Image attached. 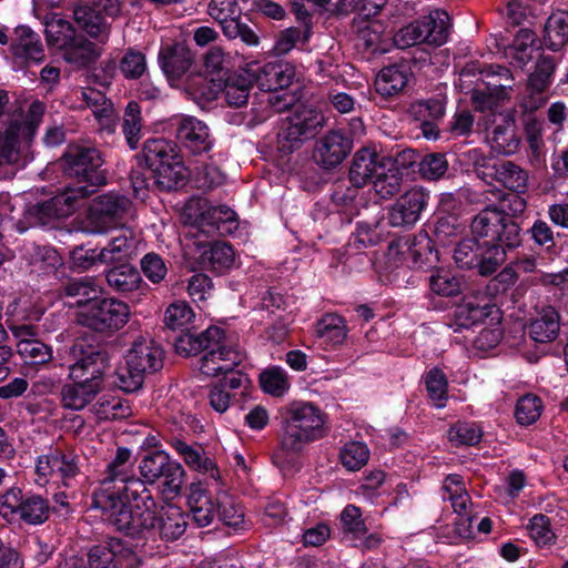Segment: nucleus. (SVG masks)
<instances>
[{"instance_id": "9b49d317", "label": "nucleus", "mask_w": 568, "mask_h": 568, "mask_svg": "<svg viewBox=\"0 0 568 568\" xmlns=\"http://www.w3.org/2000/svg\"><path fill=\"white\" fill-rule=\"evenodd\" d=\"M44 111V103L36 100L30 104L23 121L13 120L4 132H0V166L18 162L20 138L28 143L32 141Z\"/></svg>"}, {"instance_id": "0eeeda50", "label": "nucleus", "mask_w": 568, "mask_h": 568, "mask_svg": "<svg viewBox=\"0 0 568 568\" xmlns=\"http://www.w3.org/2000/svg\"><path fill=\"white\" fill-rule=\"evenodd\" d=\"M450 18L446 11L435 10L399 29L394 43L399 49L426 43L440 47L448 40Z\"/></svg>"}, {"instance_id": "4be33fe9", "label": "nucleus", "mask_w": 568, "mask_h": 568, "mask_svg": "<svg viewBox=\"0 0 568 568\" xmlns=\"http://www.w3.org/2000/svg\"><path fill=\"white\" fill-rule=\"evenodd\" d=\"M224 345H226L225 332L215 325H211L201 332L186 328L185 333H181L174 339L176 352L184 356L209 353Z\"/></svg>"}, {"instance_id": "473e14b6", "label": "nucleus", "mask_w": 568, "mask_h": 568, "mask_svg": "<svg viewBox=\"0 0 568 568\" xmlns=\"http://www.w3.org/2000/svg\"><path fill=\"white\" fill-rule=\"evenodd\" d=\"M179 156L175 145L165 139H149L144 142L141 154H136L138 164L144 163L151 172L162 164Z\"/></svg>"}, {"instance_id": "f704fd0d", "label": "nucleus", "mask_w": 568, "mask_h": 568, "mask_svg": "<svg viewBox=\"0 0 568 568\" xmlns=\"http://www.w3.org/2000/svg\"><path fill=\"white\" fill-rule=\"evenodd\" d=\"M187 504L193 520L199 527H206L213 521L216 508L211 496L202 487L201 483L191 484Z\"/></svg>"}, {"instance_id": "f3484780", "label": "nucleus", "mask_w": 568, "mask_h": 568, "mask_svg": "<svg viewBox=\"0 0 568 568\" xmlns=\"http://www.w3.org/2000/svg\"><path fill=\"white\" fill-rule=\"evenodd\" d=\"M200 213L195 219L197 232L207 236L232 234L239 227L236 213L226 205L199 202Z\"/></svg>"}, {"instance_id": "f8f14e48", "label": "nucleus", "mask_w": 568, "mask_h": 568, "mask_svg": "<svg viewBox=\"0 0 568 568\" xmlns=\"http://www.w3.org/2000/svg\"><path fill=\"white\" fill-rule=\"evenodd\" d=\"M131 209L132 201L128 196L108 192L92 199L88 221L93 232L103 233L122 224Z\"/></svg>"}, {"instance_id": "ddd939ff", "label": "nucleus", "mask_w": 568, "mask_h": 568, "mask_svg": "<svg viewBox=\"0 0 568 568\" xmlns=\"http://www.w3.org/2000/svg\"><path fill=\"white\" fill-rule=\"evenodd\" d=\"M484 89H476L473 101L480 110H493L498 103L509 100L514 88L510 70L499 64H487L480 70Z\"/></svg>"}, {"instance_id": "c9c22d12", "label": "nucleus", "mask_w": 568, "mask_h": 568, "mask_svg": "<svg viewBox=\"0 0 568 568\" xmlns=\"http://www.w3.org/2000/svg\"><path fill=\"white\" fill-rule=\"evenodd\" d=\"M408 68L406 64H393L383 68L375 80V90L385 98L398 94L408 82Z\"/></svg>"}, {"instance_id": "f03ea898", "label": "nucleus", "mask_w": 568, "mask_h": 568, "mask_svg": "<svg viewBox=\"0 0 568 568\" xmlns=\"http://www.w3.org/2000/svg\"><path fill=\"white\" fill-rule=\"evenodd\" d=\"M294 77V69L283 63H267L251 69V88L256 84L261 91L254 94L251 125L262 123L275 113L285 112L297 101V95L287 90Z\"/></svg>"}, {"instance_id": "a18cd8bd", "label": "nucleus", "mask_w": 568, "mask_h": 568, "mask_svg": "<svg viewBox=\"0 0 568 568\" xmlns=\"http://www.w3.org/2000/svg\"><path fill=\"white\" fill-rule=\"evenodd\" d=\"M138 241L131 230H123L100 251L102 264L123 262L135 254Z\"/></svg>"}, {"instance_id": "7ed1b4c3", "label": "nucleus", "mask_w": 568, "mask_h": 568, "mask_svg": "<svg viewBox=\"0 0 568 568\" xmlns=\"http://www.w3.org/2000/svg\"><path fill=\"white\" fill-rule=\"evenodd\" d=\"M325 415L310 402L296 400L281 410V452L291 462L325 435Z\"/></svg>"}, {"instance_id": "a211bd4d", "label": "nucleus", "mask_w": 568, "mask_h": 568, "mask_svg": "<svg viewBox=\"0 0 568 568\" xmlns=\"http://www.w3.org/2000/svg\"><path fill=\"white\" fill-rule=\"evenodd\" d=\"M207 12L221 23L229 39L240 38L248 43V13H242L236 0H211Z\"/></svg>"}, {"instance_id": "79ce46f5", "label": "nucleus", "mask_w": 568, "mask_h": 568, "mask_svg": "<svg viewBox=\"0 0 568 568\" xmlns=\"http://www.w3.org/2000/svg\"><path fill=\"white\" fill-rule=\"evenodd\" d=\"M374 176L371 184L374 192L383 200H387L399 192L404 178L398 169L393 168V164L385 161L383 156Z\"/></svg>"}, {"instance_id": "2f4dec72", "label": "nucleus", "mask_w": 568, "mask_h": 568, "mask_svg": "<svg viewBox=\"0 0 568 568\" xmlns=\"http://www.w3.org/2000/svg\"><path fill=\"white\" fill-rule=\"evenodd\" d=\"M146 484L149 483L144 478L131 475L123 484L116 487L114 497L155 513L156 503L151 491L146 488Z\"/></svg>"}, {"instance_id": "338daca9", "label": "nucleus", "mask_w": 568, "mask_h": 568, "mask_svg": "<svg viewBox=\"0 0 568 568\" xmlns=\"http://www.w3.org/2000/svg\"><path fill=\"white\" fill-rule=\"evenodd\" d=\"M448 170V162L443 153H429L418 162V171L424 179L436 181Z\"/></svg>"}, {"instance_id": "2eb2a0df", "label": "nucleus", "mask_w": 568, "mask_h": 568, "mask_svg": "<svg viewBox=\"0 0 568 568\" xmlns=\"http://www.w3.org/2000/svg\"><path fill=\"white\" fill-rule=\"evenodd\" d=\"M475 172L485 182H497L514 193H525L528 189V172L508 160L484 159L476 163Z\"/></svg>"}, {"instance_id": "c85d7f7f", "label": "nucleus", "mask_w": 568, "mask_h": 568, "mask_svg": "<svg viewBox=\"0 0 568 568\" xmlns=\"http://www.w3.org/2000/svg\"><path fill=\"white\" fill-rule=\"evenodd\" d=\"M223 84L222 78H212L197 72L187 75L184 90L194 102L203 108L205 104L216 100L223 90Z\"/></svg>"}, {"instance_id": "c756f323", "label": "nucleus", "mask_w": 568, "mask_h": 568, "mask_svg": "<svg viewBox=\"0 0 568 568\" xmlns=\"http://www.w3.org/2000/svg\"><path fill=\"white\" fill-rule=\"evenodd\" d=\"M73 18L79 28L85 31L99 43H106L110 36V26L101 10L88 4L78 6L73 11Z\"/></svg>"}, {"instance_id": "c03bdc74", "label": "nucleus", "mask_w": 568, "mask_h": 568, "mask_svg": "<svg viewBox=\"0 0 568 568\" xmlns=\"http://www.w3.org/2000/svg\"><path fill=\"white\" fill-rule=\"evenodd\" d=\"M487 140L495 152L504 155L516 153L520 144L515 122L506 118L493 129Z\"/></svg>"}, {"instance_id": "de8ad7c7", "label": "nucleus", "mask_w": 568, "mask_h": 568, "mask_svg": "<svg viewBox=\"0 0 568 568\" xmlns=\"http://www.w3.org/2000/svg\"><path fill=\"white\" fill-rule=\"evenodd\" d=\"M544 44L549 50L560 51L568 43V11L554 12L544 26Z\"/></svg>"}, {"instance_id": "5fc2aeb1", "label": "nucleus", "mask_w": 568, "mask_h": 568, "mask_svg": "<svg viewBox=\"0 0 568 568\" xmlns=\"http://www.w3.org/2000/svg\"><path fill=\"white\" fill-rule=\"evenodd\" d=\"M258 383L264 393L274 397H282L290 389L287 373L277 366L263 371Z\"/></svg>"}, {"instance_id": "09e8293b", "label": "nucleus", "mask_w": 568, "mask_h": 568, "mask_svg": "<svg viewBox=\"0 0 568 568\" xmlns=\"http://www.w3.org/2000/svg\"><path fill=\"white\" fill-rule=\"evenodd\" d=\"M488 315V304L479 305L471 301L465 302L457 306L448 326L454 332H459L463 328H470L481 323Z\"/></svg>"}, {"instance_id": "72a5a7b5", "label": "nucleus", "mask_w": 568, "mask_h": 568, "mask_svg": "<svg viewBox=\"0 0 568 568\" xmlns=\"http://www.w3.org/2000/svg\"><path fill=\"white\" fill-rule=\"evenodd\" d=\"M156 525L154 529L164 540H176L180 538L187 526L184 514L174 505L162 506L160 511L155 509Z\"/></svg>"}, {"instance_id": "39448f33", "label": "nucleus", "mask_w": 568, "mask_h": 568, "mask_svg": "<svg viewBox=\"0 0 568 568\" xmlns=\"http://www.w3.org/2000/svg\"><path fill=\"white\" fill-rule=\"evenodd\" d=\"M92 506L101 509L109 523L128 536H138L144 530L154 529L156 525L154 511L121 500L108 489L93 491Z\"/></svg>"}, {"instance_id": "bf43d9fd", "label": "nucleus", "mask_w": 568, "mask_h": 568, "mask_svg": "<svg viewBox=\"0 0 568 568\" xmlns=\"http://www.w3.org/2000/svg\"><path fill=\"white\" fill-rule=\"evenodd\" d=\"M194 317V312L186 302H174L168 306L164 313L165 327L171 331L180 329L181 333H185L184 327Z\"/></svg>"}, {"instance_id": "a19ab883", "label": "nucleus", "mask_w": 568, "mask_h": 568, "mask_svg": "<svg viewBox=\"0 0 568 568\" xmlns=\"http://www.w3.org/2000/svg\"><path fill=\"white\" fill-rule=\"evenodd\" d=\"M16 32L18 39L11 44L12 54L26 61H42L44 51L39 36L28 27H20Z\"/></svg>"}, {"instance_id": "69168bd1", "label": "nucleus", "mask_w": 568, "mask_h": 568, "mask_svg": "<svg viewBox=\"0 0 568 568\" xmlns=\"http://www.w3.org/2000/svg\"><path fill=\"white\" fill-rule=\"evenodd\" d=\"M541 399L535 395L523 396L516 405L515 416L520 425L534 424L541 414Z\"/></svg>"}, {"instance_id": "4d7b16f0", "label": "nucleus", "mask_w": 568, "mask_h": 568, "mask_svg": "<svg viewBox=\"0 0 568 568\" xmlns=\"http://www.w3.org/2000/svg\"><path fill=\"white\" fill-rule=\"evenodd\" d=\"M156 481L159 479H163V485L172 494H180L181 488L184 481L185 471L182 465L178 462L171 459L168 454L166 458L163 462V465L160 467V470L156 474Z\"/></svg>"}, {"instance_id": "4c0bfd02", "label": "nucleus", "mask_w": 568, "mask_h": 568, "mask_svg": "<svg viewBox=\"0 0 568 568\" xmlns=\"http://www.w3.org/2000/svg\"><path fill=\"white\" fill-rule=\"evenodd\" d=\"M152 183L159 191L176 190L185 184V168L180 156L151 171Z\"/></svg>"}, {"instance_id": "aec40b11", "label": "nucleus", "mask_w": 568, "mask_h": 568, "mask_svg": "<svg viewBox=\"0 0 568 568\" xmlns=\"http://www.w3.org/2000/svg\"><path fill=\"white\" fill-rule=\"evenodd\" d=\"M353 139L342 130H331L316 141L314 159L324 169L338 166L352 152Z\"/></svg>"}, {"instance_id": "e433bc0d", "label": "nucleus", "mask_w": 568, "mask_h": 568, "mask_svg": "<svg viewBox=\"0 0 568 568\" xmlns=\"http://www.w3.org/2000/svg\"><path fill=\"white\" fill-rule=\"evenodd\" d=\"M60 297H70L75 300L78 307L87 308L88 304L94 301L101 291L91 277L69 278L61 283L58 288Z\"/></svg>"}, {"instance_id": "a878e982", "label": "nucleus", "mask_w": 568, "mask_h": 568, "mask_svg": "<svg viewBox=\"0 0 568 568\" xmlns=\"http://www.w3.org/2000/svg\"><path fill=\"white\" fill-rule=\"evenodd\" d=\"M126 365L145 375L163 367V351L152 342H135L126 355Z\"/></svg>"}, {"instance_id": "052dcab7", "label": "nucleus", "mask_w": 568, "mask_h": 568, "mask_svg": "<svg viewBox=\"0 0 568 568\" xmlns=\"http://www.w3.org/2000/svg\"><path fill=\"white\" fill-rule=\"evenodd\" d=\"M145 54L135 49H128L119 62V70L126 80H138L146 72Z\"/></svg>"}, {"instance_id": "20e7f679", "label": "nucleus", "mask_w": 568, "mask_h": 568, "mask_svg": "<svg viewBox=\"0 0 568 568\" xmlns=\"http://www.w3.org/2000/svg\"><path fill=\"white\" fill-rule=\"evenodd\" d=\"M63 176L73 180L67 185L84 200L108 182V170L103 153L95 146L70 144L59 160Z\"/></svg>"}, {"instance_id": "3c124183", "label": "nucleus", "mask_w": 568, "mask_h": 568, "mask_svg": "<svg viewBox=\"0 0 568 568\" xmlns=\"http://www.w3.org/2000/svg\"><path fill=\"white\" fill-rule=\"evenodd\" d=\"M316 333L325 343L341 345L347 336L346 322L337 314H325L316 324Z\"/></svg>"}, {"instance_id": "1a4fd4ad", "label": "nucleus", "mask_w": 568, "mask_h": 568, "mask_svg": "<svg viewBox=\"0 0 568 568\" xmlns=\"http://www.w3.org/2000/svg\"><path fill=\"white\" fill-rule=\"evenodd\" d=\"M71 352L78 358L69 366L70 379L88 382L103 390L105 376L111 368L109 351L102 346L75 343Z\"/></svg>"}, {"instance_id": "37998d69", "label": "nucleus", "mask_w": 568, "mask_h": 568, "mask_svg": "<svg viewBox=\"0 0 568 568\" xmlns=\"http://www.w3.org/2000/svg\"><path fill=\"white\" fill-rule=\"evenodd\" d=\"M63 51L64 60L78 69L94 64L101 55V49L81 34Z\"/></svg>"}, {"instance_id": "864d4df0", "label": "nucleus", "mask_w": 568, "mask_h": 568, "mask_svg": "<svg viewBox=\"0 0 568 568\" xmlns=\"http://www.w3.org/2000/svg\"><path fill=\"white\" fill-rule=\"evenodd\" d=\"M142 116L141 106L136 101H130L123 114L122 131L130 149L135 150L141 139Z\"/></svg>"}, {"instance_id": "4468645a", "label": "nucleus", "mask_w": 568, "mask_h": 568, "mask_svg": "<svg viewBox=\"0 0 568 568\" xmlns=\"http://www.w3.org/2000/svg\"><path fill=\"white\" fill-rule=\"evenodd\" d=\"M85 562L87 568H136L141 559L130 542L109 537L90 548Z\"/></svg>"}, {"instance_id": "6e6d98bb", "label": "nucleus", "mask_w": 568, "mask_h": 568, "mask_svg": "<svg viewBox=\"0 0 568 568\" xmlns=\"http://www.w3.org/2000/svg\"><path fill=\"white\" fill-rule=\"evenodd\" d=\"M225 100L230 106L242 108L248 101V79L244 75L227 77L223 81Z\"/></svg>"}, {"instance_id": "393cba45", "label": "nucleus", "mask_w": 568, "mask_h": 568, "mask_svg": "<svg viewBox=\"0 0 568 568\" xmlns=\"http://www.w3.org/2000/svg\"><path fill=\"white\" fill-rule=\"evenodd\" d=\"M170 445L190 468L203 474H209L210 477L215 480L220 478V470L215 462L206 455L202 445L197 443L187 444L178 437H172Z\"/></svg>"}, {"instance_id": "0e129e2a", "label": "nucleus", "mask_w": 568, "mask_h": 568, "mask_svg": "<svg viewBox=\"0 0 568 568\" xmlns=\"http://www.w3.org/2000/svg\"><path fill=\"white\" fill-rule=\"evenodd\" d=\"M341 523L344 534L357 539L364 537L368 529L362 518V511L354 505H347L341 514Z\"/></svg>"}, {"instance_id": "6ab92c4d", "label": "nucleus", "mask_w": 568, "mask_h": 568, "mask_svg": "<svg viewBox=\"0 0 568 568\" xmlns=\"http://www.w3.org/2000/svg\"><path fill=\"white\" fill-rule=\"evenodd\" d=\"M80 201L82 200L65 186L51 199L31 205L28 215L34 224L48 225L54 220L70 216L78 209Z\"/></svg>"}, {"instance_id": "58836bf2", "label": "nucleus", "mask_w": 568, "mask_h": 568, "mask_svg": "<svg viewBox=\"0 0 568 568\" xmlns=\"http://www.w3.org/2000/svg\"><path fill=\"white\" fill-rule=\"evenodd\" d=\"M527 333L536 343H550L559 333V314L548 306L527 326Z\"/></svg>"}, {"instance_id": "5701e85b", "label": "nucleus", "mask_w": 568, "mask_h": 568, "mask_svg": "<svg viewBox=\"0 0 568 568\" xmlns=\"http://www.w3.org/2000/svg\"><path fill=\"white\" fill-rule=\"evenodd\" d=\"M176 139L193 155H201L212 148L209 128L192 116L183 118L180 121Z\"/></svg>"}, {"instance_id": "7c9ffc66", "label": "nucleus", "mask_w": 568, "mask_h": 568, "mask_svg": "<svg viewBox=\"0 0 568 568\" xmlns=\"http://www.w3.org/2000/svg\"><path fill=\"white\" fill-rule=\"evenodd\" d=\"M197 244L202 248L200 261L205 268L222 273L234 264L235 253L230 244L220 241Z\"/></svg>"}, {"instance_id": "b1692460", "label": "nucleus", "mask_w": 568, "mask_h": 568, "mask_svg": "<svg viewBox=\"0 0 568 568\" xmlns=\"http://www.w3.org/2000/svg\"><path fill=\"white\" fill-rule=\"evenodd\" d=\"M161 69L170 81L180 80L191 68L194 57L191 49L181 42L165 45L159 52Z\"/></svg>"}, {"instance_id": "e2e57ef3", "label": "nucleus", "mask_w": 568, "mask_h": 568, "mask_svg": "<svg viewBox=\"0 0 568 568\" xmlns=\"http://www.w3.org/2000/svg\"><path fill=\"white\" fill-rule=\"evenodd\" d=\"M209 399L211 406L219 413L225 412L231 403L237 404L241 409H244L246 404L244 392L231 394L220 383L211 388Z\"/></svg>"}, {"instance_id": "cd10ccee", "label": "nucleus", "mask_w": 568, "mask_h": 568, "mask_svg": "<svg viewBox=\"0 0 568 568\" xmlns=\"http://www.w3.org/2000/svg\"><path fill=\"white\" fill-rule=\"evenodd\" d=\"M381 162L382 156L371 148L364 146L356 151L348 172L351 184L363 187L371 184Z\"/></svg>"}, {"instance_id": "9d476101", "label": "nucleus", "mask_w": 568, "mask_h": 568, "mask_svg": "<svg viewBox=\"0 0 568 568\" xmlns=\"http://www.w3.org/2000/svg\"><path fill=\"white\" fill-rule=\"evenodd\" d=\"M50 505L47 498L38 494L23 493L10 488L0 496V515L7 520L16 517L28 525H41L49 519Z\"/></svg>"}, {"instance_id": "f257e3e1", "label": "nucleus", "mask_w": 568, "mask_h": 568, "mask_svg": "<svg viewBox=\"0 0 568 568\" xmlns=\"http://www.w3.org/2000/svg\"><path fill=\"white\" fill-rule=\"evenodd\" d=\"M523 194L514 193L504 199L500 210L488 205L474 216L471 237L458 242L454 250V261L459 268L490 276L505 263L507 251L521 244V227L514 217L521 215L527 207Z\"/></svg>"}, {"instance_id": "423d86ee", "label": "nucleus", "mask_w": 568, "mask_h": 568, "mask_svg": "<svg viewBox=\"0 0 568 568\" xmlns=\"http://www.w3.org/2000/svg\"><path fill=\"white\" fill-rule=\"evenodd\" d=\"M285 111L291 113L277 133V149L283 155H288L300 149L305 140L317 134L324 126L325 118L316 108L300 101Z\"/></svg>"}, {"instance_id": "13d9d810", "label": "nucleus", "mask_w": 568, "mask_h": 568, "mask_svg": "<svg viewBox=\"0 0 568 568\" xmlns=\"http://www.w3.org/2000/svg\"><path fill=\"white\" fill-rule=\"evenodd\" d=\"M17 353L28 365H43L52 359V348L40 339L16 345Z\"/></svg>"}, {"instance_id": "dca6fc26", "label": "nucleus", "mask_w": 568, "mask_h": 568, "mask_svg": "<svg viewBox=\"0 0 568 568\" xmlns=\"http://www.w3.org/2000/svg\"><path fill=\"white\" fill-rule=\"evenodd\" d=\"M388 252L402 256L410 267H432L438 262V253L426 234L396 239L389 243Z\"/></svg>"}, {"instance_id": "49530a36", "label": "nucleus", "mask_w": 568, "mask_h": 568, "mask_svg": "<svg viewBox=\"0 0 568 568\" xmlns=\"http://www.w3.org/2000/svg\"><path fill=\"white\" fill-rule=\"evenodd\" d=\"M108 285L118 293H131L142 283L139 270L129 263H121L105 272Z\"/></svg>"}, {"instance_id": "6e6552de", "label": "nucleus", "mask_w": 568, "mask_h": 568, "mask_svg": "<svg viewBox=\"0 0 568 568\" xmlns=\"http://www.w3.org/2000/svg\"><path fill=\"white\" fill-rule=\"evenodd\" d=\"M131 315L126 303L113 297H97L79 313V323L97 333L111 335L121 329Z\"/></svg>"}, {"instance_id": "680f3d73", "label": "nucleus", "mask_w": 568, "mask_h": 568, "mask_svg": "<svg viewBox=\"0 0 568 568\" xmlns=\"http://www.w3.org/2000/svg\"><path fill=\"white\" fill-rule=\"evenodd\" d=\"M462 231V224L456 215H442L437 217L434 225L435 241L444 246L449 245L454 239L458 237Z\"/></svg>"}, {"instance_id": "774afa93", "label": "nucleus", "mask_w": 568, "mask_h": 568, "mask_svg": "<svg viewBox=\"0 0 568 568\" xmlns=\"http://www.w3.org/2000/svg\"><path fill=\"white\" fill-rule=\"evenodd\" d=\"M369 450L366 445L358 442L346 444L341 450L339 458L348 470L362 468L368 460Z\"/></svg>"}, {"instance_id": "412c9836", "label": "nucleus", "mask_w": 568, "mask_h": 568, "mask_svg": "<svg viewBox=\"0 0 568 568\" xmlns=\"http://www.w3.org/2000/svg\"><path fill=\"white\" fill-rule=\"evenodd\" d=\"M429 195L423 189L413 187L402 194L388 211V222L394 227L414 226L426 209Z\"/></svg>"}, {"instance_id": "bb28decb", "label": "nucleus", "mask_w": 568, "mask_h": 568, "mask_svg": "<svg viewBox=\"0 0 568 568\" xmlns=\"http://www.w3.org/2000/svg\"><path fill=\"white\" fill-rule=\"evenodd\" d=\"M244 357V353L224 345L215 351L204 353L199 359V371L205 376L214 377L221 373L233 371Z\"/></svg>"}, {"instance_id": "603ef678", "label": "nucleus", "mask_w": 568, "mask_h": 568, "mask_svg": "<svg viewBox=\"0 0 568 568\" xmlns=\"http://www.w3.org/2000/svg\"><path fill=\"white\" fill-rule=\"evenodd\" d=\"M433 293L440 296H456L463 291V278L447 270H436L428 278Z\"/></svg>"}, {"instance_id": "ea45409f", "label": "nucleus", "mask_w": 568, "mask_h": 568, "mask_svg": "<svg viewBox=\"0 0 568 568\" xmlns=\"http://www.w3.org/2000/svg\"><path fill=\"white\" fill-rule=\"evenodd\" d=\"M102 389L88 382L72 381L61 388L63 406L73 410H80L94 400Z\"/></svg>"}, {"instance_id": "8fccbe9b", "label": "nucleus", "mask_w": 568, "mask_h": 568, "mask_svg": "<svg viewBox=\"0 0 568 568\" xmlns=\"http://www.w3.org/2000/svg\"><path fill=\"white\" fill-rule=\"evenodd\" d=\"M47 41L50 45L64 50L79 36L71 22L52 14L45 20Z\"/></svg>"}]
</instances>
